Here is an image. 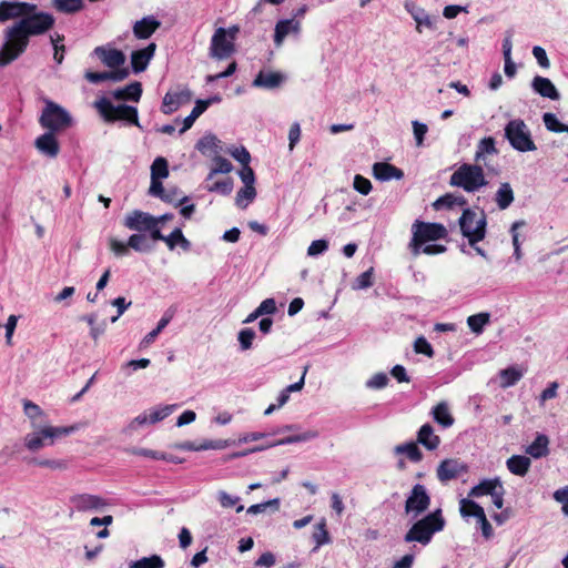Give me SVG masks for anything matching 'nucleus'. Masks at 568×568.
I'll return each instance as SVG.
<instances>
[{"label": "nucleus", "instance_id": "f257e3e1", "mask_svg": "<svg viewBox=\"0 0 568 568\" xmlns=\"http://www.w3.org/2000/svg\"><path fill=\"white\" fill-rule=\"evenodd\" d=\"M54 19L45 12H32L4 31V42L0 49V67L17 60L27 49L30 36L42 34L52 28Z\"/></svg>", "mask_w": 568, "mask_h": 568}, {"label": "nucleus", "instance_id": "f03ea898", "mask_svg": "<svg viewBox=\"0 0 568 568\" xmlns=\"http://www.w3.org/2000/svg\"><path fill=\"white\" fill-rule=\"evenodd\" d=\"M169 219H171V216L168 214H164L160 217H154L148 213L134 211L126 215L125 225L131 230L150 231L152 239L162 240L170 248L175 246H187L189 242L183 236L180 229H175L169 236L161 235L159 224Z\"/></svg>", "mask_w": 568, "mask_h": 568}, {"label": "nucleus", "instance_id": "7ed1b4c3", "mask_svg": "<svg viewBox=\"0 0 568 568\" xmlns=\"http://www.w3.org/2000/svg\"><path fill=\"white\" fill-rule=\"evenodd\" d=\"M445 518L440 509H436L422 519L417 520L406 532L404 540L406 542H419L428 545L434 534L439 532L445 527Z\"/></svg>", "mask_w": 568, "mask_h": 568}, {"label": "nucleus", "instance_id": "20e7f679", "mask_svg": "<svg viewBox=\"0 0 568 568\" xmlns=\"http://www.w3.org/2000/svg\"><path fill=\"white\" fill-rule=\"evenodd\" d=\"M39 122L48 131L61 132L72 125L73 119L60 104L51 100H44V108Z\"/></svg>", "mask_w": 568, "mask_h": 568}, {"label": "nucleus", "instance_id": "39448f33", "mask_svg": "<svg viewBox=\"0 0 568 568\" xmlns=\"http://www.w3.org/2000/svg\"><path fill=\"white\" fill-rule=\"evenodd\" d=\"M450 184L467 192L477 191L486 184L485 175L479 164H463L450 176Z\"/></svg>", "mask_w": 568, "mask_h": 568}, {"label": "nucleus", "instance_id": "423d86ee", "mask_svg": "<svg viewBox=\"0 0 568 568\" xmlns=\"http://www.w3.org/2000/svg\"><path fill=\"white\" fill-rule=\"evenodd\" d=\"M505 138L516 151L530 152L537 150L531 133L521 119H515L507 123L505 126Z\"/></svg>", "mask_w": 568, "mask_h": 568}, {"label": "nucleus", "instance_id": "0eeeda50", "mask_svg": "<svg viewBox=\"0 0 568 568\" xmlns=\"http://www.w3.org/2000/svg\"><path fill=\"white\" fill-rule=\"evenodd\" d=\"M239 31L237 26L217 28L211 39L210 55L219 60L229 58L235 50L234 41Z\"/></svg>", "mask_w": 568, "mask_h": 568}, {"label": "nucleus", "instance_id": "6e6552de", "mask_svg": "<svg viewBox=\"0 0 568 568\" xmlns=\"http://www.w3.org/2000/svg\"><path fill=\"white\" fill-rule=\"evenodd\" d=\"M94 108L105 121L124 120L136 126L140 125L138 110L126 104L114 105L106 98H101L94 102Z\"/></svg>", "mask_w": 568, "mask_h": 568}, {"label": "nucleus", "instance_id": "1a4fd4ad", "mask_svg": "<svg viewBox=\"0 0 568 568\" xmlns=\"http://www.w3.org/2000/svg\"><path fill=\"white\" fill-rule=\"evenodd\" d=\"M410 245L418 248L428 243L443 240L447 236V229L440 223L415 221L412 225Z\"/></svg>", "mask_w": 568, "mask_h": 568}, {"label": "nucleus", "instance_id": "9d476101", "mask_svg": "<svg viewBox=\"0 0 568 568\" xmlns=\"http://www.w3.org/2000/svg\"><path fill=\"white\" fill-rule=\"evenodd\" d=\"M459 226L470 245L481 241L485 236L486 221L481 212L465 210L459 217Z\"/></svg>", "mask_w": 568, "mask_h": 568}, {"label": "nucleus", "instance_id": "9b49d317", "mask_svg": "<svg viewBox=\"0 0 568 568\" xmlns=\"http://www.w3.org/2000/svg\"><path fill=\"white\" fill-rule=\"evenodd\" d=\"M169 176V164L166 159L159 156L156 158L151 165V184L149 187V193L152 196H156L162 199L163 201L174 202L178 204L182 202L183 199H176L171 193H166L164 191L162 181Z\"/></svg>", "mask_w": 568, "mask_h": 568}, {"label": "nucleus", "instance_id": "f8f14e48", "mask_svg": "<svg viewBox=\"0 0 568 568\" xmlns=\"http://www.w3.org/2000/svg\"><path fill=\"white\" fill-rule=\"evenodd\" d=\"M459 514L462 518L466 521H469L470 518H474L476 525L481 530V534L486 539L493 537L494 529L486 517L485 510L475 500L470 498H460Z\"/></svg>", "mask_w": 568, "mask_h": 568}, {"label": "nucleus", "instance_id": "ddd939ff", "mask_svg": "<svg viewBox=\"0 0 568 568\" xmlns=\"http://www.w3.org/2000/svg\"><path fill=\"white\" fill-rule=\"evenodd\" d=\"M430 505V496L427 493V489L424 485L416 484L406 501H405V513L407 515H412L414 518L418 517L420 514L426 511Z\"/></svg>", "mask_w": 568, "mask_h": 568}, {"label": "nucleus", "instance_id": "4468645a", "mask_svg": "<svg viewBox=\"0 0 568 568\" xmlns=\"http://www.w3.org/2000/svg\"><path fill=\"white\" fill-rule=\"evenodd\" d=\"M37 10V6L29 2L21 1H0V22H7L9 20L19 19L22 20L24 16H28Z\"/></svg>", "mask_w": 568, "mask_h": 568}, {"label": "nucleus", "instance_id": "2eb2a0df", "mask_svg": "<svg viewBox=\"0 0 568 568\" xmlns=\"http://www.w3.org/2000/svg\"><path fill=\"white\" fill-rule=\"evenodd\" d=\"M239 175L244 183V186L237 191L235 203L239 207L245 209L256 196V190L254 186L255 175L252 168H242Z\"/></svg>", "mask_w": 568, "mask_h": 568}, {"label": "nucleus", "instance_id": "dca6fc26", "mask_svg": "<svg viewBox=\"0 0 568 568\" xmlns=\"http://www.w3.org/2000/svg\"><path fill=\"white\" fill-rule=\"evenodd\" d=\"M71 504L78 511H98L109 506L108 501L92 494H78L71 497Z\"/></svg>", "mask_w": 568, "mask_h": 568}, {"label": "nucleus", "instance_id": "f3484780", "mask_svg": "<svg viewBox=\"0 0 568 568\" xmlns=\"http://www.w3.org/2000/svg\"><path fill=\"white\" fill-rule=\"evenodd\" d=\"M467 471V465L456 458L444 459L436 469L439 481L447 483Z\"/></svg>", "mask_w": 568, "mask_h": 568}, {"label": "nucleus", "instance_id": "a211bd4d", "mask_svg": "<svg viewBox=\"0 0 568 568\" xmlns=\"http://www.w3.org/2000/svg\"><path fill=\"white\" fill-rule=\"evenodd\" d=\"M39 435L43 442H47L48 446H52L55 439L64 436H69L74 432L80 429V425H70V426H53L50 424H44L38 426Z\"/></svg>", "mask_w": 568, "mask_h": 568}, {"label": "nucleus", "instance_id": "6ab92c4d", "mask_svg": "<svg viewBox=\"0 0 568 568\" xmlns=\"http://www.w3.org/2000/svg\"><path fill=\"white\" fill-rule=\"evenodd\" d=\"M191 99L192 93L189 90L168 92L163 98L161 110L164 114H171L181 105L189 103Z\"/></svg>", "mask_w": 568, "mask_h": 568}, {"label": "nucleus", "instance_id": "aec40b11", "mask_svg": "<svg viewBox=\"0 0 568 568\" xmlns=\"http://www.w3.org/2000/svg\"><path fill=\"white\" fill-rule=\"evenodd\" d=\"M406 9L410 12L416 22L417 32L422 33L424 29H436L437 18L427 13L425 9L416 6L415 3H406Z\"/></svg>", "mask_w": 568, "mask_h": 568}, {"label": "nucleus", "instance_id": "412c9836", "mask_svg": "<svg viewBox=\"0 0 568 568\" xmlns=\"http://www.w3.org/2000/svg\"><path fill=\"white\" fill-rule=\"evenodd\" d=\"M94 54L110 69L120 68L125 63L124 53L114 48L97 47Z\"/></svg>", "mask_w": 568, "mask_h": 568}, {"label": "nucleus", "instance_id": "4be33fe9", "mask_svg": "<svg viewBox=\"0 0 568 568\" xmlns=\"http://www.w3.org/2000/svg\"><path fill=\"white\" fill-rule=\"evenodd\" d=\"M524 365L515 364L499 371V387L507 388L516 385L526 374Z\"/></svg>", "mask_w": 568, "mask_h": 568}, {"label": "nucleus", "instance_id": "5701e85b", "mask_svg": "<svg viewBox=\"0 0 568 568\" xmlns=\"http://www.w3.org/2000/svg\"><path fill=\"white\" fill-rule=\"evenodd\" d=\"M155 43H150L148 47L133 51L131 54V65L135 73L144 71L155 53Z\"/></svg>", "mask_w": 568, "mask_h": 568}, {"label": "nucleus", "instance_id": "b1692460", "mask_svg": "<svg viewBox=\"0 0 568 568\" xmlns=\"http://www.w3.org/2000/svg\"><path fill=\"white\" fill-rule=\"evenodd\" d=\"M301 31V22L295 19L281 20L275 26L274 42L276 47H281L284 39L288 34H298Z\"/></svg>", "mask_w": 568, "mask_h": 568}, {"label": "nucleus", "instance_id": "393cba45", "mask_svg": "<svg viewBox=\"0 0 568 568\" xmlns=\"http://www.w3.org/2000/svg\"><path fill=\"white\" fill-rule=\"evenodd\" d=\"M34 145L39 152L50 158H55L60 150L58 140L54 136V132L51 131H48L44 134L40 135L36 140Z\"/></svg>", "mask_w": 568, "mask_h": 568}, {"label": "nucleus", "instance_id": "a878e982", "mask_svg": "<svg viewBox=\"0 0 568 568\" xmlns=\"http://www.w3.org/2000/svg\"><path fill=\"white\" fill-rule=\"evenodd\" d=\"M531 87L534 91L542 98H548L550 100H558L560 98L557 88L548 78L536 75L532 79Z\"/></svg>", "mask_w": 568, "mask_h": 568}, {"label": "nucleus", "instance_id": "bb28decb", "mask_svg": "<svg viewBox=\"0 0 568 568\" xmlns=\"http://www.w3.org/2000/svg\"><path fill=\"white\" fill-rule=\"evenodd\" d=\"M285 80V75L275 71H260L253 81L256 88L275 89L280 87Z\"/></svg>", "mask_w": 568, "mask_h": 568}, {"label": "nucleus", "instance_id": "cd10ccee", "mask_svg": "<svg viewBox=\"0 0 568 568\" xmlns=\"http://www.w3.org/2000/svg\"><path fill=\"white\" fill-rule=\"evenodd\" d=\"M160 24V21L155 18L145 17L134 23L133 33L138 39H148L156 31Z\"/></svg>", "mask_w": 568, "mask_h": 568}, {"label": "nucleus", "instance_id": "c85d7f7f", "mask_svg": "<svg viewBox=\"0 0 568 568\" xmlns=\"http://www.w3.org/2000/svg\"><path fill=\"white\" fill-rule=\"evenodd\" d=\"M549 438L545 434H537L535 440L527 446L526 454L535 459L546 457L549 454Z\"/></svg>", "mask_w": 568, "mask_h": 568}, {"label": "nucleus", "instance_id": "c756f323", "mask_svg": "<svg viewBox=\"0 0 568 568\" xmlns=\"http://www.w3.org/2000/svg\"><path fill=\"white\" fill-rule=\"evenodd\" d=\"M373 175L381 181L400 180L403 172L388 163L378 162L373 165Z\"/></svg>", "mask_w": 568, "mask_h": 568}, {"label": "nucleus", "instance_id": "7c9ffc66", "mask_svg": "<svg viewBox=\"0 0 568 568\" xmlns=\"http://www.w3.org/2000/svg\"><path fill=\"white\" fill-rule=\"evenodd\" d=\"M28 464L53 471H64L69 468V462L65 458H30Z\"/></svg>", "mask_w": 568, "mask_h": 568}, {"label": "nucleus", "instance_id": "2f4dec72", "mask_svg": "<svg viewBox=\"0 0 568 568\" xmlns=\"http://www.w3.org/2000/svg\"><path fill=\"white\" fill-rule=\"evenodd\" d=\"M417 442L429 450L436 449L440 444L439 437L434 433V428L429 424L420 427L417 434Z\"/></svg>", "mask_w": 568, "mask_h": 568}, {"label": "nucleus", "instance_id": "473e14b6", "mask_svg": "<svg viewBox=\"0 0 568 568\" xmlns=\"http://www.w3.org/2000/svg\"><path fill=\"white\" fill-rule=\"evenodd\" d=\"M497 488V478L494 479H483L478 485L474 486L466 498H470L475 500L476 498H480L484 496H495V490Z\"/></svg>", "mask_w": 568, "mask_h": 568}, {"label": "nucleus", "instance_id": "72a5a7b5", "mask_svg": "<svg viewBox=\"0 0 568 568\" xmlns=\"http://www.w3.org/2000/svg\"><path fill=\"white\" fill-rule=\"evenodd\" d=\"M142 95V85L135 81L130 83L123 89H118L112 92V97L116 100H132L138 102Z\"/></svg>", "mask_w": 568, "mask_h": 568}, {"label": "nucleus", "instance_id": "f704fd0d", "mask_svg": "<svg viewBox=\"0 0 568 568\" xmlns=\"http://www.w3.org/2000/svg\"><path fill=\"white\" fill-rule=\"evenodd\" d=\"M496 151L494 138H484L479 141L475 153V161L479 165H487V156L493 155Z\"/></svg>", "mask_w": 568, "mask_h": 568}, {"label": "nucleus", "instance_id": "c9c22d12", "mask_svg": "<svg viewBox=\"0 0 568 568\" xmlns=\"http://www.w3.org/2000/svg\"><path fill=\"white\" fill-rule=\"evenodd\" d=\"M530 464V458L523 455H514L507 460L509 471L517 476L526 475Z\"/></svg>", "mask_w": 568, "mask_h": 568}, {"label": "nucleus", "instance_id": "e433bc0d", "mask_svg": "<svg viewBox=\"0 0 568 568\" xmlns=\"http://www.w3.org/2000/svg\"><path fill=\"white\" fill-rule=\"evenodd\" d=\"M432 414L435 422L443 427H450L454 424V417L452 416L448 404L446 402H440L437 404L433 408Z\"/></svg>", "mask_w": 568, "mask_h": 568}, {"label": "nucleus", "instance_id": "4c0bfd02", "mask_svg": "<svg viewBox=\"0 0 568 568\" xmlns=\"http://www.w3.org/2000/svg\"><path fill=\"white\" fill-rule=\"evenodd\" d=\"M23 412L26 416L30 419L31 428L41 425L40 420L44 417V412L40 408L39 405L34 404L31 400H24Z\"/></svg>", "mask_w": 568, "mask_h": 568}, {"label": "nucleus", "instance_id": "58836bf2", "mask_svg": "<svg viewBox=\"0 0 568 568\" xmlns=\"http://www.w3.org/2000/svg\"><path fill=\"white\" fill-rule=\"evenodd\" d=\"M47 444L48 443L43 442L42 438L40 437L38 427H33L32 432L27 434L23 438V445L26 449L32 453L39 452L40 449L44 448L45 446H48Z\"/></svg>", "mask_w": 568, "mask_h": 568}, {"label": "nucleus", "instance_id": "ea45409f", "mask_svg": "<svg viewBox=\"0 0 568 568\" xmlns=\"http://www.w3.org/2000/svg\"><path fill=\"white\" fill-rule=\"evenodd\" d=\"M395 454L397 455H406L412 462L417 463L422 460L423 454L418 448L417 444L414 442H409L406 444L397 445L394 448Z\"/></svg>", "mask_w": 568, "mask_h": 568}, {"label": "nucleus", "instance_id": "a19ab883", "mask_svg": "<svg viewBox=\"0 0 568 568\" xmlns=\"http://www.w3.org/2000/svg\"><path fill=\"white\" fill-rule=\"evenodd\" d=\"M210 105V101L197 100L195 106L192 112L183 120V128L180 130L181 133H184L189 130L194 121L207 109Z\"/></svg>", "mask_w": 568, "mask_h": 568}, {"label": "nucleus", "instance_id": "79ce46f5", "mask_svg": "<svg viewBox=\"0 0 568 568\" xmlns=\"http://www.w3.org/2000/svg\"><path fill=\"white\" fill-rule=\"evenodd\" d=\"M176 408V405H163L158 407H152L148 409L149 414V420L151 423L156 424L163 419H165L168 416H170Z\"/></svg>", "mask_w": 568, "mask_h": 568}, {"label": "nucleus", "instance_id": "37998d69", "mask_svg": "<svg viewBox=\"0 0 568 568\" xmlns=\"http://www.w3.org/2000/svg\"><path fill=\"white\" fill-rule=\"evenodd\" d=\"M463 205H465V200L462 196H456L454 194L443 195L433 203V207L435 210H440L444 207L452 209L454 206Z\"/></svg>", "mask_w": 568, "mask_h": 568}, {"label": "nucleus", "instance_id": "c03bdc74", "mask_svg": "<svg viewBox=\"0 0 568 568\" xmlns=\"http://www.w3.org/2000/svg\"><path fill=\"white\" fill-rule=\"evenodd\" d=\"M164 560L159 555H152L132 561L130 568H164Z\"/></svg>", "mask_w": 568, "mask_h": 568}, {"label": "nucleus", "instance_id": "a18cd8bd", "mask_svg": "<svg viewBox=\"0 0 568 568\" xmlns=\"http://www.w3.org/2000/svg\"><path fill=\"white\" fill-rule=\"evenodd\" d=\"M542 121L546 129L555 133H568V125L561 123L554 113L547 112L542 115Z\"/></svg>", "mask_w": 568, "mask_h": 568}, {"label": "nucleus", "instance_id": "49530a36", "mask_svg": "<svg viewBox=\"0 0 568 568\" xmlns=\"http://www.w3.org/2000/svg\"><path fill=\"white\" fill-rule=\"evenodd\" d=\"M53 7L64 13H74L83 8V0H53Z\"/></svg>", "mask_w": 568, "mask_h": 568}, {"label": "nucleus", "instance_id": "de8ad7c7", "mask_svg": "<svg viewBox=\"0 0 568 568\" xmlns=\"http://www.w3.org/2000/svg\"><path fill=\"white\" fill-rule=\"evenodd\" d=\"M488 313H478L467 318L468 327L471 332L479 334L483 332L484 326L489 322Z\"/></svg>", "mask_w": 568, "mask_h": 568}, {"label": "nucleus", "instance_id": "09e8293b", "mask_svg": "<svg viewBox=\"0 0 568 568\" xmlns=\"http://www.w3.org/2000/svg\"><path fill=\"white\" fill-rule=\"evenodd\" d=\"M374 283V268L369 267L367 271L362 273L354 281L352 288L355 291L365 290L373 285Z\"/></svg>", "mask_w": 568, "mask_h": 568}, {"label": "nucleus", "instance_id": "8fccbe9b", "mask_svg": "<svg viewBox=\"0 0 568 568\" xmlns=\"http://www.w3.org/2000/svg\"><path fill=\"white\" fill-rule=\"evenodd\" d=\"M222 447H223V445H221L220 443H215V442H205V443L201 444L200 446H196L192 442H184V443L175 445V448H178V449L192 450V452L217 449V448H222Z\"/></svg>", "mask_w": 568, "mask_h": 568}, {"label": "nucleus", "instance_id": "3c124183", "mask_svg": "<svg viewBox=\"0 0 568 568\" xmlns=\"http://www.w3.org/2000/svg\"><path fill=\"white\" fill-rule=\"evenodd\" d=\"M148 425H153L151 420H149V414L146 410L142 412L138 416H135L125 427V432L132 434L138 432L140 428L145 427Z\"/></svg>", "mask_w": 568, "mask_h": 568}, {"label": "nucleus", "instance_id": "603ef678", "mask_svg": "<svg viewBox=\"0 0 568 568\" xmlns=\"http://www.w3.org/2000/svg\"><path fill=\"white\" fill-rule=\"evenodd\" d=\"M316 437H318L317 430H307L300 435L282 438L275 445H288V444H293V443L307 442V440L314 439Z\"/></svg>", "mask_w": 568, "mask_h": 568}, {"label": "nucleus", "instance_id": "864d4df0", "mask_svg": "<svg viewBox=\"0 0 568 568\" xmlns=\"http://www.w3.org/2000/svg\"><path fill=\"white\" fill-rule=\"evenodd\" d=\"M255 332L252 328H243L237 334L241 351H248L252 348Z\"/></svg>", "mask_w": 568, "mask_h": 568}, {"label": "nucleus", "instance_id": "5fc2aeb1", "mask_svg": "<svg viewBox=\"0 0 568 568\" xmlns=\"http://www.w3.org/2000/svg\"><path fill=\"white\" fill-rule=\"evenodd\" d=\"M313 540L315 541V549L329 542L328 531L326 530L324 521L316 525L315 531L313 532Z\"/></svg>", "mask_w": 568, "mask_h": 568}, {"label": "nucleus", "instance_id": "6e6d98bb", "mask_svg": "<svg viewBox=\"0 0 568 568\" xmlns=\"http://www.w3.org/2000/svg\"><path fill=\"white\" fill-rule=\"evenodd\" d=\"M514 200V194L508 183H503L499 186V210L507 209Z\"/></svg>", "mask_w": 568, "mask_h": 568}, {"label": "nucleus", "instance_id": "4d7b16f0", "mask_svg": "<svg viewBox=\"0 0 568 568\" xmlns=\"http://www.w3.org/2000/svg\"><path fill=\"white\" fill-rule=\"evenodd\" d=\"M128 453L135 455V456H142V457L152 458V459H162V460L168 459L165 454L158 452V450L146 449V448L132 447V448L128 449Z\"/></svg>", "mask_w": 568, "mask_h": 568}, {"label": "nucleus", "instance_id": "13d9d810", "mask_svg": "<svg viewBox=\"0 0 568 568\" xmlns=\"http://www.w3.org/2000/svg\"><path fill=\"white\" fill-rule=\"evenodd\" d=\"M388 384V376L385 373H376L366 382L369 389H382Z\"/></svg>", "mask_w": 568, "mask_h": 568}, {"label": "nucleus", "instance_id": "bf43d9fd", "mask_svg": "<svg viewBox=\"0 0 568 568\" xmlns=\"http://www.w3.org/2000/svg\"><path fill=\"white\" fill-rule=\"evenodd\" d=\"M414 351L415 353L426 355L429 358L434 356V349L432 345L423 336L416 338L414 343Z\"/></svg>", "mask_w": 568, "mask_h": 568}, {"label": "nucleus", "instance_id": "052dcab7", "mask_svg": "<svg viewBox=\"0 0 568 568\" xmlns=\"http://www.w3.org/2000/svg\"><path fill=\"white\" fill-rule=\"evenodd\" d=\"M170 321H171V316L162 317L159 321L158 326L153 331H151L148 335L144 336L142 344L146 346V345L153 343V341L156 338L159 333L169 324Z\"/></svg>", "mask_w": 568, "mask_h": 568}, {"label": "nucleus", "instance_id": "680f3d73", "mask_svg": "<svg viewBox=\"0 0 568 568\" xmlns=\"http://www.w3.org/2000/svg\"><path fill=\"white\" fill-rule=\"evenodd\" d=\"M230 154L236 161H239L243 165V168H251L248 165V163L251 161V155L245 148H243V146L234 148V149L230 150Z\"/></svg>", "mask_w": 568, "mask_h": 568}, {"label": "nucleus", "instance_id": "e2e57ef3", "mask_svg": "<svg viewBox=\"0 0 568 568\" xmlns=\"http://www.w3.org/2000/svg\"><path fill=\"white\" fill-rule=\"evenodd\" d=\"M353 186L363 195H367L372 191L371 181L359 174L355 175Z\"/></svg>", "mask_w": 568, "mask_h": 568}, {"label": "nucleus", "instance_id": "0e129e2a", "mask_svg": "<svg viewBox=\"0 0 568 568\" xmlns=\"http://www.w3.org/2000/svg\"><path fill=\"white\" fill-rule=\"evenodd\" d=\"M233 190V182L231 179H225L223 181L215 182L213 185L209 187L210 192H217L223 195H227Z\"/></svg>", "mask_w": 568, "mask_h": 568}, {"label": "nucleus", "instance_id": "69168bd1", "mask_svg": "<svg viewBox=\"0 0 568 568\" xmlns=\"http://www.w3.org/2000/svg\"><path fill=\"white\" fill-rule=\"evenodd\" d=\"M18 324V316L10 315L7 320V323L4 324L6 329V344L8 346L12 345V338Z\"/></svg>", "mask_w": 568, "mask_h": 568}, {"label": "nucleus", "instance_id": "338daca9", "mask_svg": "<svg viewBox=\"0 0 568 568\" xmlns=\"http://www.w3.org/2000/svg\"><path fill=\"white\" fill-rule=\"evenodd\" d=\"M217 499L220 501V505L223 507V508H231V507H234L235 505H237L240 498L236 497V496H232L230 494H227L226 491L224 490H220L217 493Z\"/></svg>", "mask_w": 568, "mask_h": 568}, {"label": "nucleus", "instance_id": "774afa93", "mask_svg": "<svg viewBox=\"0 0 568 568\" xmlns=\"http://www.w3.org/2000/svg\"><path fill=\"white\" fill-rule=\"evenodd\" d=\"M412 125H413V132H414V136L416 140V144H417V146H420L423 144L424 136L428 130L427 125L424 123H420L418 121H413Z\"/></svg>", "mask_w": 568, "mask_h": 568}]
</instances>
